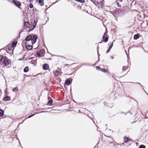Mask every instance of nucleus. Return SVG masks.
Masks as SVG:
<instances>
[{"mask_svg":"<svg viewBox=\"0 0 148 148\" xmlns=\"http://www.w3.org/2000/svg\"><path fill=\"white\" fill-rule=\"evenodd\" d=\"M3 64L5 66L8 65L10 63L11 60L8 59L7 57L5 56V60L3 62Z\"/></svg>","mask_w":148,"mask_h":148,"instance_id":"f257e3e1","label":"nucleus"},{"mask_svg":"<svg viewBox=\"0 0 148 148\" xmlns=\"http://www.w3.org/2000/svg\"><path fill=\"white\" fill-rule=\"evenodd\" d=\"M123 11L119 9H117L115 11V14L118 16H121L123 15Z\"/></svg>","mask_w":148,"mask_h":148,"instance_id":"f03ea898","label":"nucleus"},{"mask_svg":"<svg viewBox=\"0 0 148 148\" xmlns=\"http://www.w3.org/2000/svg\"><path fill=\"white\" fill-rule=\"evenodd\" d=\"M37 37L38 36L36 35H34L33 36L32 38L31 39V41L32 44H33L36 42Z\"/></svg>","mask_w":148,"mask_h":148,"instance_id":"7ed1b4c3","label":"nucleus"},{"mask_svg":"<svg viewBox=\"0 0 148 148\" xmlns=\"http://www.w3.org/2000/svg\"><path fill=\"white\" fill-rule=\"evenodd\" d=\"M12 1L14 4L18 8H19V7L21 5V3L20 2L16 0H12Z\"/></svg>","mask_w":148,"mask_h":148,"instance_id":"20e7f679","label":"nucleus"},{"mask_svg":"<svg viewBox=\"0 0 148 148\" xmlns=\"http://www.w3.org/2000/svg\"><path fill=\"white\" fill-rule=\"evenodd\" d=\"M4 60L5 56L0 55V64H1L3 65V62Z\"/></svg>","mask_w":148,"mask_h":148,"instance_id":"39448f33","label":"nucleus"},{"mask_svg":"<svg viewBox=\"0 0 148 148\" xmlns=\"http://www.w3.org/2000/svg\"><path fill=\"white\" fill-rule=\"evenodd\" d=\"M72 79L71 78H70L67 79L65 82V84L67 85H69V84L72 81Z\"/></svg>","mask_w":148,"mask_h":148,"instance_id":"423d86ee","label":"nucleus"},{"mask_svg":"<svg viewBox=\"0 0 148 148\" xmlns=\"http://www.w3.org/2000/svg\"><path fill=\"white\" fill-rule=\"evenodd\" d=\"M29 23L27 22H26L24 23V29H26L29 26Z\"/></svg>","mask_w":148,"mask_h":148,"instance_id":"0eeeda50","label":"nucleus"},{"mask_svg":"<svg viewBox=\"0 0 148 148\" xmlns=\"http://www.w3.org/2000/svg\"><path fill=\"white\" fill-rule=\"evenodd\" d=\"M44 52V51L42 49H41L39 51V52H37V54L38 56H41L40 54H43Z\"/></svg>","mask_w":148,"mask_h":148,"instance_id":"6e6552de","label":"nucleus"},{"mask_svg":"<svg viewBox=\"0 0 148 148\" xmlns=\"http://www.w3.org/2000/svg\"><path fill=\"white\" fill-rule=\"evenodd\" d=\"M43 68V69L45 70H47L49 68V65L47 64H44Z\"/></svg>","mask_w":148,"mask_h":148,"instance_id":"1a4fd4ad","label":"nucleus"},{"mask_svg":"<svg viewBox=\"0 0 148 148\" xmlns=\"http://www.w3.org/2000/svg\"><path fill=\"white\" fill-rule=\"evenodd\" d=\"M36 1L38 2V3L41 6L43 5L44 3L43 0H36Z\"/></svg>","mask_w":148,"mask_h":148,"instance_id":"9d476101","label":"nucleus"},{"mask_svg":"<svg viewBox=\"0 0 148 148\" xmlns=\"http://www.w3.org/2000/svg\"><path fill=\"white\" fill-rule=\"evenodd\" d=\"M32 38V36H27L26 38L25 39L26 41H30V40H31Z\"/></svg>","mask_w":148,"mask_h":148,"instance_id":"9b49d317","label":"nucleus"},{"mask_svg":"<svg viewBox=\"0 0 148 148\" xmlns=\"http://www.w3.org/2000/svg\"><path fill=\"white\" fill-rule=\"evenodd\" d=\"M26 45V47L27 49L29 50H31L33 48V46L30 45H27L26 43L25 44Z\"/></svg>","mask_w":148,"mask_h":148,"instance_id":"f8f14e48","label":"nucleus"},{"mask_svg":"<svg viewBox=\"0 0 148 148\" xmlns=\"http://www.w3.org/2000/svg\"><path fill=\"white\" fill-rule=\"evenodd\" d=\"M139 34H137L134 35V40H136L138 39L139 37Z\"/></svg>","mask_w":148,"mask_h":148,"instance_id":"ddd939ff","label":"nucleus"},{"mask_svg":"<svg viewBox=\"0 0 148 148\" xmlns=\"http://www.w3.org/2000/svg\"><path fill=\"white\" fill-rule=\"evenodd\" d=\"M3 100L4 101H9V100H10V97L7 96V97H4L3 98Z\"/></svg>","mask_w":148,"mask_h":148,"instance_id":"4468645a","label":"nucleus"},{"mask_svg":"<svg viewBox=\"0 0 148 148\" xmlns=\"http://www.w3.org/2000/svg\"><path fill=\"white\" fill-rule=\"evenodd\" d=\"M4 111L3 110L0 109V116H2L4 115Z\"/></svg>","mask_w":148,"mask_h":148,"instance_id":"2eb2a0df","label":"nucleus"},{"mask_svg":"<svg viewBox=\"0 0 148 148\" xmlns=\"http://www.w3.org/2000/svg\"><path fill=\"white\" fill-rule=\"evenodd\" d=\"M29 71V68L28 66H26L25 67L24 69V71L25 73H27Z\"/></svg>","mask_w":148,"mask_h":148,"instance_id":"dca6fc26","label":"nucleus"},{"mask_svg":"<svg viewBox=\"0 0 148 148\" xmlns=\"http://www.w3.org/2000/svg\"><path fill=\"white\" fill-rule=\"evenodd\" d=\"M97 69L98 70H100L101 71H103L104 72V73H105V72H106V71H105V70L106 69H101L100 68V67H97Z\"/></svg>","mask_w":148,"mask_h":148,"instance_id":"f3484780","label":"nucleus"},{"mask_svg":"<svg viewBox=\"0 0 148 148\" xmlns=\"http://www.w3.org/2000/svg\"><path fill=\"white\" fill-rule=\"evenodd\" d=\"M16 44H17V43L16 42H13L11 44V46H12L11 47L13 48L16 45Z\"/></svg>","mask_w":148,"mask_h":148,"instance_id":"a211bd4d","label":"nucleus"},{"mask_svg":"<svg viewBox=\"0 0 148 148\" xmlns=\"http://www.w3.org/2000/svg\"><path fill=\"white\" fill-rule=\"evenodd\" d=\"M34 24L33 25V28L32 29H31V30H32H32H33L35 28V27L36 25V21H34Z\"/></svg>","mask_w":148,"mask_h":148,"instance_id":"6ab92c4d","label":"nucleus"},{"mask_svg":"<svg viewBox=\"0 0 148 148\" xmlns=\"http://www.w3.org/2000/svg\"><path fill=\"white\" fill-rule=\"evenodd\" d=\"M76 1L80 2L81 3H84V0H75Z\"/></svg>","mask_w":148,"mask_h":148,"instance_id":"aec40b11","label":"nucleus"},{"mask_svg":"<svg viewBox=\"0 0 148 148\" xmlns=\"http://www.w3.org/2000/svg\"><path fill=\"white\" fill-rule=\"evenodd\" d=\"M48 104L49 105H51L52 104V101L51 99H50L48 102Z\"/></svg>","mask_w":148,"mask_h":148,"instance_id":"412c9836","label":"nucleus"},{"mask_svg":"<svg viewBox=\"0 0 148 148\" xmlns=\"http://www.w3.org/2000/svg\"><path fill=\"white\" fill-rule=\"evenodd\" d=\"M108 37H106L105 39L104 40V39L103 40H102L103 41H104V42H106L108 40Z\"/></svg>","mask_w":148,"mask_h":148,"instance_id":"4be33fe9","label":"nucleus"},{"mask_svg":"<svg viewBox=\"0 0 148 148\" xmlns=\"http://www.w3.org/2000/svg\"><path fill=\"white\" fill-rule=\"evenodd\" d=\"M12 90L13 91H18V89L17 87H15L13 88Z\"/></svg>","mask_w":148,"mask_h":148,"instance_id":"5701e85b","label":"nucleus"},{"mask_svg":"<svg viewBox=\"0 0 148 148\" xmlns=\"http://www.w3.org/2000/svg\"><path fill=\"white\" fill-rule=\"evenodd\" d=\"M34 6L32 4L30 3L29 5V7L31 8H33Z\"/></svg>","mask_w":148,"mask_h":148,"instance_id":"b1692460","label":"nucleus"},{"mask_svg":"<svg viewBox=\"0 0 148 148\" xmlns=\"http://www.w3.org/2000/svg\"><path fill=\"white\" fill-rule=\"evenodd\" d=\"M113 46V42H112L111 43V44H110V46H109V48L110 49H111L112 47Z\"/></svg>","mask_w":148,"mask_h":148,"instance_id":"393cba45","label":"nucleus"},{"mask_svg":"<svg viewBox=\"0 0 148 148\" xmlns=\"http://www.w3.org/2000/svg\"><path fill=\"white\" fill-rule=\"evenodd\" d=\"M126 69H127L126 67L125 66H123L122 68V70L123 71H125Z\"/></svg>","mask_w":148,"mask_h":148,"instance_id":"a878e982","label":"nucleus"},{"mask_svg":"<svg viewBox=\"0 0 148 148\" xmlns=\"http://www.w3.org/2000/svg\"><path fill=\"white\" fill-rule=\"evenodd\" d=\"M60 71L59 70H57L55 71V73L56 74V73H57L58 74H59L60 73Z\"/></svg>","mask_w":148,"mask_h":148,"instance_id":"bb28decb","label":"nucleus"},{"mask_svg":"<svg viewBox=\"0 0 148 148\" xmlns=\"http://www.w3.org/2000/svg\"><path fill=\"white\" fill-rule=\"evenodd\" d=\"M139 148H145V147L143 145H141L140 146Z\"/></svg>","mask_w":148,"mask_h":148,"instance_id":"cd10ccee","label":"nucleus"},{"mask_svg":"<svg viewBox=\"0 0 148 148\" xmlns=\"http://www.w3.org/2000/svg\"><path fill=\"white\" fill-rule=\"evenodd\" d=\"M107 32H105L104 33V34L102 37V40H103L104 39L105 36V35H106V34H107Z\"/></svg>","mask_w":148,"mask_h":148,"instance_id":"c85d7f7f","label":"nucleus"},{"mask_svg":"<svg viewBox=\"0 0 148 148\" xmlns=\"http://www.w3.org/2000/svg\"><path fill=\"white\" fill-rule=\"evenodd\" d=\"M128 138H125L124 141L125 142L128 141Z\"/></svg>","mask_w":148,"mask_h":148,"instance_id":"c756f323","label":"nucleus"},{"mask_svg":"<svg viewBox=\"0 0 148 148\" xmlns=\"http://www.w3.org/2000/svg\"><path fill=\"white\" fill-rule=\"evenodd\" d=\"M110 49H110L109 48L108 49V50H107V51H106V53H107L108 52H110Z\"/></svg>","mask_w":148,"mask_h":148,"instance_id":"7c9ffc66","label":"nucleus"},{"mask_svg":"<svg viewBox=\"0 0 148 148\" xmlns=\"http://www.w3.org/2000/svg\"><path fill=\"white\" fill-rule=\"evenodd\" d=\"M8 49L9 51L11 50V47H8Z\"/></svg>","mask_w":148,"mask_h":148,"instance_id":"2f4dec72","label":"nucleus"},{"mask_svg":"<svg viewBox=\"0 0 148 148\" xmlns=\"http://www.w3.org/2000/svg\"><path fill=\"white\" fill-rule=\"evenodd\" d=\"M116 4L117 5L119 6V7H121V5H119V3H117Z\"/></svg>","mask_w":148,"mask_h":148,"instance_id":"473e14b6","label":"nucleus"},{"mask_svg":"<svg viewBox=\"0 0 148 148\" xmlns=\"http://www.w3.org/2000/svg\"><path fill=\"white\" fill-rule=\"evenodd\" d=\"M34 114H33L32 115H31V116H29L28 117V118H30L32 116H33L34 115Z\"/></svg>","mask_w":148,"mask_h":148,"instance_id":"72a5a7b5","label":"nucleus"},{"mask_svg":"<svg viewBox=\"0 0 148 148\" xmlns=\"http://www.w3.org/2000/svg\"><path fill=\"white\" fill-rule=\"evenodd\" d=\"M120 2H122L123 1V0H118Z\"/></svg>","mask_w":148,"mask_h":148,"instance_id":"f704fd0d","label":"nucleus"},{"mask_svg":"<svg viewBox=\"0 0 148 148\" xmlns=\"http://www.w3.org/2000/svg\"><path fill=\"white\" fill-rule=\"evenodd\" d=\"M111 58L112 59H113L114 58V57L112 56H111Z\"/></svg>","mask_w":148,"mask_h":148,"instance_id":"c9c22d12","label":"nucleus"},{"mask_svg":"<svg viewBox=\"0 0 148 148\" xmlns=\"http://www.w3.org/2000/svg\"><path fill=\"white\" fill-rule=\"evenodd\" d=\"M99 54H98V56H99Z\"/></svg>","mask_w":148,"mask_h":148,"instance_id":"e433bc0d","label":"nucleus"},{"mask_svg":"<svg viewBox=\"0 0 148 148\" xmlns=\"http://www.w3.org/2000/svg\"><path fill=\"white\" fill-rule=\"evenodd\" d=\"M101 42H99V43H101Z\"/></svg>","mask_w":148,"mask_h":148,"instance_id":"4c0bfd02","label":"nucleus"}]
</instances>
